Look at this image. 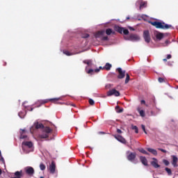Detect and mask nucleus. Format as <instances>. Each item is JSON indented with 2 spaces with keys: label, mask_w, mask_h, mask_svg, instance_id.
Here are the masks:
<instances>
[{
  "label": "nucleus",
  "mask_w": 178,
  "mask_h": 178,
  "mask_svg": "<svg viewBox=\"0 0 178 178\" xmlns=\"http://www.w3.org/2000/svg\"><path fill=\"white\" fill-rule=\"evenodd\" d=\"M38 129H42V134L39 135L40 138H48L49 134L53 131V129L49 127H44V124L39 122H34L33 126L30 128V131L33 134V133H34L35 130H38Z\"/></svg>",
  "instance_id": "nucleus-1"
},
{
  "label": "nucleus",
  "mask_w": 178,
  "mask_h": 178,
  "mask_svg": "<svg viewBox=\"0 0 178 178\" xmlns=\"http://www.w3.org/2000/svg\"><path fill=\"white\" fill-rule=\"evenodd\" d=\"M150 24L156 27V29H161L162 30H169V29H172V25L167 24L165 22H150Z\"/></svg>",
  "instance_id": "nucleus-2"
},
{
  "label": "nucleus",
  "mask_w": 178,
  "mask_h": 178,
  "mask_svg": "<svg viewBox=\"0 0 178 178\" xmlns=\"http://www.w3.org/2000/svg\"><path fill=\"white\" fill-rule=\"evenodd\" d=\"M143 38L147 44L151 42V35H149V31L146 30L143 31Z\"/></svg>",
  "instance_id": "nucleus-3"
},
{
  "label": "nucleus",
  "mask_w": 178,
  "mask_h": 178,
  "mask_svg": "<svg viewBox=\"0 0 178 178\" xmlns=\"http://www.w3.org/2000/svg\"><path fill=\"white\" fill-rule=\"evenodd\" d=\"M112 95H114L115 97H120V92L116 90V89H112L107 92V97H112Z\"/></svg>",
  "instance_id": "nucleus-4"
},
{
  "label": "nucleus",
  "mask_w": 178,
  "mask_h": 178,
  "mask_svg": "<svg viewBox=\"0 0 178 178\" xmlns=\"http://www.w3.org/2000/svg\"><path fill=\"white\" fill-rule=\"evenodd\" d=\"M114 138H115V140H117L118 141H119V143H121L122 144H127V140H126V139L120 136V135H113Z\"/></svg>",
  "instance_id": "nucleus-5"
},
{
  "label": "nucleus",
  "mask_w": 178,
  "mask_h": 178,
  "mask_svg": "<svg viewBox=\"0 0 178 178\" xmlns=\"http://www.w3.org/2000/svg\"><path fill=\"white\" fill-rule=\"evenodd\" d=\"M116 70L117 72H118V79H124L126 76V71L122 70V68L120 67L117 68Z\"/></svg>",
  "instance_id": "nucleus-6"
},
{
  "label": "nucleus",
  "mask_w": 178,
  "mask_h": 178,
  "mask_svg": "<svg viewBox=\"0 0 178 178\" xmlns=\"http://www.w3.org/2000/svg\"><path fill=\"white\" fill-rule=\"evenodd\" d=\"M22 149L24 151L26 149V147L27 148H33V142L31 141H24L22 144Z\"/></svg>",
  "instance_id": "nucleus-7"
},
{
  "label": "nucleus",
  "mask_w": 178,
  "mask_h": 178,
  "mask_svg": "<svg viewBox=\"0 0 178 178\" xmlns=\"http://www.w3.org/2000/svg\"><path fill=\"white\" fill-rule=\"evenodd\" d=\"M24 170L29 176H33V175H34V168L31 166L26 167Z\"/></svg>",
  "instance_id": "nucleus-8"
},
{
  "label": "nucleus",
  "mask_w": 178,
  "mask_h": 178,
  "mask_svg": "<svg viewBox=\"0 0 178 178\" xmlns=\"http://www.w3.org/2000/svg\"><path fill=\"white\" fill-rule=\"evenodd\" d=\"M128 161L130 162H133L136 158H137V153L136 152H130L129 155L127 156Z\"/></svg>",
  "instance_id": "nucleus-9"
},
{
  "label": "nucleus",
  "mask_w": 178,
  "mask_h": 178,
  "mask_svg": "<svg viewBox=\"0 0 178 178\" xmlns=\"http://www.w3.org/2000/svg\"><path fill=\"white\" fill-rule=\"evenodd\" d=\"M23 177V171H17L14 174L11 175V178H22Z\"/></svg>",
  "instance_id": "nucleus-10"
},
{
  "label": "nucleus",
  "mask_w": 178,
  "mask_h": 178,
  "mask_svg": "<svg viewBox=\"0 0 178 178\" xmlns=\"http://www.w3.org/2000/svg\"><path fill=\"white\" fill-rule=\"evenodd\" d=\"M127 40H129V41H138V40H140V37L137 35L131 34L128 37Z\"/></svg>",
  "instance_id": "nucleus-11"
},
{
  "label": "nucleus",
  "mask_w": 178,
  "mask_h": 178,
  "mask_svg": "<svg viewBox=\"0 0 178 178\" xmlns=\"http://www.w3.org/2000/svg\"><path fill=\"white\" fill-rule=\"evenodd\" d=\"M102 69H104V67L102 68V67H99V68H97L95 70L93 69H90L87 73L88 74H94V73H98L99 72V70H101Z\"/></svg>",
  "instance_id": "nucleus-12"
},
{
  "label": "nucleus",
  "mask_w": 178,
  "mask_h": 178,
  "mask_svg": "<svg viewBox=\"0 0 178 178\" xmlns=\"http://www.w3.org/2000/svg\"><path fill=\"white\" fill-rule=\"evenodd\" d=\"M56 169V164H55V161H51V164L49 165L50 173L54 175V173H55Z\"/></svg>",
  "instance_id": "nucleus-13"
},
{
  "label": "nucleus",
  "mask_w": 178,
  "mask_h": 178,
  "mask_svg": "<svg viewBox=\"0 0 178 178\" xmlns=\"http://www.w3.org/2000/svg\"><path fill=\"white\" fill-rule=\"evenodd\" d=\"M136 3H139V9L141 10V9L145 8L147 6V1H143V0H139L137 1Z\"/></svg>",
  "instance_id": "nucleus-14"
},
{
  "label": "nucleus",
  "mask_w": 178,
  "mask_h": 178,
  "mask_svg": "<svg viewBox=\"0 0 178 178\" xmlns=\"http://www.w3.org/2000/svg\"><path fill=\"white\" fill-rule=\"evenodd\" d=\"M104 34H105V31H99L95 34V38H102Z\"/></svg>",
  "instance_id": "nucleus-15"
},
{
  "label": "nucleus",
  "mask_w": 178,
  "mask_h": 178,
  "mask_svg": "<svg viewBox=\"0 0 178 178\" xmlns=\"http://www.w3.org/2000/svg\"><path fill=\"white\" fill-rule=\"evenodd\" d=\"M140 161L143 163V165H144L145 166H148V160H147V158H145V156H140Z\"/></svg>",
  "instance_id": "nucleus-16"
},
{
  "label": "nucleus",
  "mask_w": 178,
  "mask_h": 178,
  "mask_svg": "<svg viewBox=\"0 0 178 178\" xmlns=\"http://www.w3.org/2000/svg\"><path fill=\"white\" fill-rule=\"evenodd\" d=\"M60 99H62V98L58 97V98L50 99L49 101H51V102H53V104H57L62 105V103L59 102V101H60Z\"/></svg>",
  "instance_id": "nucleus-17"
},
{
  "label": "nucleus",
  "mask_w": 178,
  "mask_h": 178,
  "mask_svg": "<svg viewBox=\"0 0 178 178\" xmlns=\"http://www.w3.org/2000/svg\"><path fill=\"white\" fill-rule=\"evenodd\" d=\"M123 27H120L118 25H115L114 26L115 31H117L118 33H120V34H122L123 33Z\"/></svg>",
  "instance_id": "nucleus-18"
},
{
  "label": "nucleus",
  "mask_w": 178,
  "mask_h": 178,
  "mask_svg": "<svg viewBox=\"0 0 178 178\" xmlns=\"http://www.w3.org/2000/svg\"><path fill=\"white\" fill-rule=\"evenodd\" d=\"M177 156H172V165L174 166V168H177Z\"/></svg>",
  "instance_id": "nucleus-19"
},
{
  "label": "nucleus",
  "mask_w": 178,
  "mask_h": 178,
  "mask_svg": "<svg viewBox=\"0 0 178 178\" xmlns=\"http://www.w3.org/2000/svg\"><path fill=\"white\" fill-rule=\"evenodd\" d=\"M137 111H138V113L140 114V116H141V118L145 117V111H144V110H141V108L138 107Z\"/></svg>",
  "instance_id": "nucleus-20"
},
{
  "label": "nucleus",
  "mask_w": 178,
  "mask_h": 178,
  "mask_svg": "<svg viewBox=\"0 0 178 178\" xmlns=\"http://www.w3.org/2000/svg\"><path fill=\"white\" fill-rule=\"evenodd\" d=\"M156 38L157 40H159V41H161V40H162V38H163V33H162L161 32H157V33L156 34Z\"/></svg>",
  "instance_id": "nucleus-21"
},
{
  "label": "nucleus",
  "mask_w": 178,
  "mask_h": 178,
  "mask_svg": "<svg viewBox=\"0 0 178 178\" xmlns=\"http://www.w3.org/2000/svg\"><path fill=\"white\" fill-rule=\"evenodd\" d=\"M147 151H148L149 152H150V153L152 154L153 155H155V156L158 155V152H157L155 149L147 148Z\"/></svg>",
  "instance_id": "nucleus-22"
},
{
  "label": "nucleus",
  "mask_w": 178,
  "mask_h": 178,
  "mask_svg": "<svg viewBox=\"0 0 178 178\" xmlns=\"http://www.w3.org/2000/svg\"><path fill=\"white\" fill-rule=\"evenodd\" d=\"M151 165H152L155 168V169L161 167V165L158 164V161H156V159H155L154 161H152Z\"/></svg>",
  "instance_id": "nucleus-23"
},
{
  "label": "nucleus",
  "mask_w": 178,
  "mask_h": 178,
  "mask_svg": "<svg viewBox=\"0 0 178 178\" xmlns=\"http://www.w3.org/2000/svg\"><path fill=\"white\" fill-rule=\"evenodd\" d=\"M106 34L107 35H111V34H115V31H113V30H112V29H107L106 30Z\"/></svg>",
  "instance_id": "nucleus-24"
},
{
  "label": "nucleus",
  "mask_w": 178,
  "mask_h": 178,
  "mask_svg": "<svg viewBox=\"0 0 178 178\" xmlns=\"http://www.w3.org/2000/svg\"><path fill=\"white\" fill-rule=\"evenodd\" d=\"M111 67H112V65L107 63H106L105 66L104 67V69H105L106 70H111Z\"/></svg>",
  "instance_id": "nucleus-25"
},
{
  "label": "nucleus",
  "mask_w": 178,
  "mask_h": 178,
  "mask_svg": "<svg viewBox=\"0 0 178 178\" xmlns=\"http://www.w3.org/2000/svg\"><path fill=\"white\" fill-rule=\"evenodd\" d=\"M139 152H141L142 154H144L145 155H149V153H148L145 149L140 148L138 149Z\"/></svg>",
  "instance_id": "nucleus-26"
},
{
  "label": "nucleus",
  "mask_w": 178,
  "mask_h": 178,
  "mask_svg": "<svg viewBox=\"0 0 178 178\" xmlns=\"http://www.w3.org/2000/svg\"><path fill=\"white\" fill-rule=\"evenodd\" d=\"M115 109L118 113H122V112H123V108H120V106H115Z\"/></svg>",
  "instance_id": "nucleus-27"
},
{
  "label": "nucleus",
  "mask_w": 178,
  "mask_h": 178,
  "mask_svg": "<svg viewBox=\"0 0 178 178\" xmlns=\"http://www.w3.org/2000/svg\"><path fill=\"white\" fill-rule=\"evenodd\" d=\"M165 172H167L168 176L172 175V170H170V168H165Z\"/></svg>",
  "instance_id": "nucleus-28"
},
{
  "label": "nucleus",
  "mask_w": 178,
  "mask_h": 178,
  "mask_svg": "<svg viewBox=\"0 0 178 178\" xmlns=\"http://www.w3.org/2000/svg\"><path fill=\"white\" fill-rule=\"evenodd\" d=\"M126 79H125V84H127V83H129V81H130V75H129V74H126Z\"/></svg>",
  "instance_id": "nucleus-29"
},
{
  "label": "nucleus",
  "mask_w": 178,
  "mask_h": 178,
  "mask_svg": "<svg viewBox=\"0 0 178 178\" xmlns=\"http://www.w3.org/2000/svg\"><path fill=\"white\" fill-rule=\"evenodd\" d=\"M46 168H47V167L44 165V163H41L40 164V170H44Z\"/></svg>",
  "instance_id": "nucleus-30"
},
{
  "label": "nucleus",
  "mask_w": 178,
  "mask_h": 178,
  "mask_svg": "<svg viewBox=\"0 0 178 178\" xmlns=\"http://www.w3.org/2000/svg\"><path fill=\"white\" fill-rule=\"evenodd\" d=\"M132 129H133V130H135V133H136V134H138V128L137 127V126H133V127H132Z\"/></svg>",
  "instance_id": "nucleus-31"
},
{
  "label": "nucleus",
  "mask_w": 178,
  "mask_h": 178,
  "mask_svg": "<svg viewBox=\"0 0 178 178\" xmlns=\"http://www.w3.org/2000/svg\"><path fill=\"white\" fill-rule=\"evenodd\" d=\"M122 33H123V34H124V35H127L129 34V29H124V28Z\"/></svg>",
  "instance_id": "nucleus-32"
},
{
  "label": "nucleus",
  "mask_w": 178,
  "mask_h": 178,
  "mask_svg": "<svg viewBox=\"0 0 178 178\" xmlns=\"http://www.w3.org/2000/svg\"><path fill=\"white\" fill-rule=\"evenodd\" d=\"M63 54H65V55H67V56H70V55H72V54L69 51H64Z\"/></svg>",
  "instance_id": "nucleus-33"
},
{
  "label": "nucleus",
  "mask_w": 178,
  "mask_h": 178,
  "mask_svg": "<svg viewBox=\"0 0 178 178\" xmlns=\"http://www.w3.org/2000/svg\"><path fill=\"white\" fill-rule=\"evenodd\" d=\"M163 162L164 165H165V166H169L170 163L168 160L164 159L163 161Z\"/></svg>",
  "instance_id": "nucleus-34"
},
{
  "label": "nucleus",
  "mask_w": 178,
  "mask_h": 178,
  "mask_svg": "<svg viewBox=\"0 0 178 178\" xmlns=\"http://www.w3.org/2000/svg\"><path fill=\"white\" fill-rule=\"evenodd\" d=\"M158 80H159V83H165V79L162 77H159Z\"/></svg>",
  "instance_id": "nucleus-35"
},
{
  "label": "nucleus",
  "mask_w": 178,
  "mask_h": 178,
  "mask_svg": "<svg viewBox=\"0 0 178 178\" xmlns=\"http://www.w3.org/2000/svg\"><path fill=\"white\" fill-rule=\"evenodd\" d=\"M20 138L22 139V140H24V138H27V136L24 135L23 133H22L21 135H20Z\"/></svg>",
  "instance_id": "nucleus-36"
},
{
  "label": "nucleus",
  "mask_w": 178,
  "mask_h": 178,
  "mask_svg": "<svg viewBox=\"0 0 178 178\" xmlns=\"http://www.w3.org/2000/svg\"><path fill=\"white\" fill-rule=\"evenodd\" d=\"M89 104H90V105H95V102H94V100H92V99H89Z\"/></svg>",
  "instance_id": "nucleus-37"
},
{
  "label": "nucleus",
  "mask_w": 178,
  "mask_h": 178,
  "mask_svg": "<svg viewBox=\"0 0 178 178\" xmlns=\"http://www.w3.org/2000/svg\"><path fill=\"white\" fill-rule=\"evenodd\" d=\"M90 37V35L88 33H85L82 35V38H88Z\"/></svg>",
  "instance_id": "nucleus-38"
},
{
  "label": "nucleus",
  "mask_w": 178,
  "mask_h": 178,
  "mask_svg": "<svg viewBox=\"0 0 178 178\" xmlns=\"http://www.w3.org/2000/svg\"><path fill=\"white\" fill-rule=\"evenodd\" d=\"M108 36H102V41H108Z\"/></svg>",
  "instance_id": "nucleus-39"
},
{
  "label": "nucleus",
  "mask_w": 178,
  "mask_h": 178,
  "mask_svg": "<svg viewBox=\"0 0 178 178\" xmlns=\"http://www.w3.org/2000/svg\"><path fill=\"white\" fill-rule=\"evenodd\" d=\"M83 63L86 65H88V66H90V63H91V60H83Z\"/></svg>",
  "instance_id": "nucleus-40"
},
{
  "label": "nucleus",
  "mask_w": 178,
  "mask_h": 178,
  "mask_svg": "<svg viewBox=\"0 0 178 178\" xmlns=\"http://www.w3.org/2000/svg\"><path fill=\"white\" fill-rule=\"evenodd\" d=\"M142 129L144 131L145 134H147V131L145 130V126L141 125Z\"/></svg>",
  "instance_id": "nucleus-41"
},
{
  "label": "nucleus",
  "mask_w": 178,
  "mask_h": 178,
  "mask_svg": "<svg viewBox=\"0 0 178 178\" xmlns=\"http://www.w3.org/2000/svg\"><path fill=\"white\" fill-rule=\"evenodd\" d=\"M159 151H161V152H163L164 154H166L167 151L165 149H163L162 148H159Z\"/></svg>",
  "instance_id": "nucleus-42"
},
{
  "label": "nucleus",
  "mask_w": 178,
  "mask_h": 178,
  "mask_svg": "<svg viewBox=\"0 0 178 178\" xmlns=\"http://www.w3.org/2000/svg\"><path fill=\"white\" fill-rule=\"evenodd\" d=\"M48 101H49V100L45 99V100L40 101V102H41V104H47Z\"/></svg>",
  "instance_id": "nucleus-43"
},
{
  "label": "nucleus",
  "mask_w": 178,
  "mask_h": 178,
  "mask_svg": "<svg viewBox=\"0 0 178 178\" xmlns=\"http://www.w3.org/2000/svg\"><path fill=\"white\" fill-rule=\"evenodd\" d=\"M117 133H118V134H122V130H120V129H118Z\"/></svg>",
  "instance_id": "nucleus-44"
},
{
  "label": "nucleus",
  "mask_w": 178,
  "mask_h": 178,
  "mask_svg": "<svg viewBox=\"0 0 178 178\" xmlns=\"http://www.w3.org/2000/svg\"><path fill=\"white\" fill-rule=\"evenodd\" d=\"M171 58H172V55H170V54L167 55L166 59H171Z\"/></svg>",
  "instance_id": "nucleus-45"
},
{
  "label": "nucleus",
  "mask_w": 178,
  "mask_h": 178,
  "mask_svg": "<svg viewBox=\"0 0 178 178\" xmlns=\"http://www.w3.org/2000/svg\"><path fill=\"white\" fill-rule=\"evenodd\" d=\"M22 114H23L22 112H19V113H18L19 118H21L22 119V118H23V116H22Z\"/></svg>",
  "instance_id": "nucleus-46"
},
{
  "label": "nucleus",
  "mask_w": 178,
  "mask_h": 178,
  "mask_svg": "<svg viewBox=\"0 0 178 178\" xmlns=\"http://www.w3.org/2000/svg\"><path fill=\"white\" fill-rule=\"evenodd\" d=\"M140 104L143 105V104H144V105H145V100H141L140 101Z\"/></svg>",
  "instance_id": "nucleus-47"
},
{
  "label": "nucleus",
  "mask_w": 178,
  "mask_h": 178,
  "mask_svg": "<svg viewBox=\"0 0 178 178\" xmlns=\"http://www.w3.org/2000/svg\"><path fill=\"white\" fill-rule=\"evenodd\" d=\"M0 161H1L3 163H5V159H3V157H1Z\"/></svg>",
  "instance_id": "nucleus-48"
},
{
  "label": "nucleus",
  "mask_w": 178,
  "mask_h": 178,
  "mask_svg": "<svg viewBox=\"0 0 178 178\" xmlns=\"http://www.w3.org/2000/svg\"><path fill=\"white\" fill-rule=\"evenodd\" d=\"M163 62H168V58H163Z\"/></svg>",
  "instance_id": "nucleus-49"
},
{
  "label": "nucleus",
  "mask_w": 178,
  "mask_h": 178,
  "mask_svg": "<svg viewBox=\"0 0 178 178\" xmlns=\"http://www.w3.org/2000/svg\"><path fill=\"white\" fill-rule=\"evenodd\" d=\"M99 134H105V132H104V131H100V132H99Z\"/></svg>",
  "instance_id": "nucleus-50"
},
{
  "label": "nucleus",
  "mask_w": 178,
  "mask_h": 178,
  "mask_svg": "<svg viewBox=\"0 0 178 178\" xmlns=\"http://www.w3.org/2000/svg\"><path fill=\"white\" fill-rule=\"evenodd\" d=\"M2 175V170L0 168V176Z\"/></svg>",
  "instance_id": "nucleus-51"
},
{
  "label": "nucleus",
  "mask_w": 178,
  "mask_h": 178,
  "mask_svg": "<svg viewBox=\"0 0 178 178\" xmlns=\"http://www.w3.org/2000/svg\"><path fill=\"white\" fill-rule=\"evenodd\" d=\"M129 19H130V17H127V20H129Z\"/></svg>",
  "instance_id": "nucleus-52"
},
{
  "label": "nucleus",
  "mask_w": 178,
  "mask_h": 178,
  "mask_svg": "<svg viewBox=\"0 0 178 178\" xmlns=\"http://www.w3.org/2000/svg\"><path fill=\"white\" fill-rule=\"evenodd\" d=\"M168 42H169V41L166 40V41H165V44H168Z\"/></svg>",
  "instance_id": "nucleus-53"
},
{
  "label": "nucleus",
  "mask_w": 178,
  "mask_h": 178,
  "mask_svg": "<svg viewBox=\"0 0 178 178\" xmlns=\"http://www.w3.org/2000/svg\"><path fill=\"white\" fill-rule=\"evenodd\" d=\"M24 131H26L24 129H22V133H24Z\"/></svg>",
  "instance_id": "nucleus-54"
},
{
  "label": "nucleus",
  "mask_w": 178,
  "mask_h": 178,
  "mask_svg": "<svg viewBox=\"0 0 178 178\" xmlns=\"http://www.w3.org/2000/svg\"><path fill=\"white\" fill-rule=\"evenodd\" d=\"M130 29L134 31V29H133V28H130Z\"/></svg>",
  "instance_id": "nucleus-55"
},
{
  "label": "nucleus",
  "mask_w": 178,
  "mask_h": 178,
  "mask_svg": "<svg viewBox=\"0 0 178 178\" xmlns=\"http://www.w3.org/2000/svg\"><path fill=\"white\" fill-rule=\"evenodd\" d=\"M72 106H76V105H75V104H72Z\"/></svg>",
  "instance_id": "nucleus-56"
},
{
  "label": "nucleus",
  "mask_w": 178,
  "mask_h": 178,
  "mask_svg": "<svg viewBox=\"0 0 178 178\" xmlns=\"http://www.w3.org/2000/svg\"><path fill=\"white\" fill-rule=\"evenodd\" d=\"M0 156H1V152H0Z\"/></svg>",
  "instance_id": "nucleus-57"
},
{
  "label": "nucleus",
  "mask_w": 178,
  "mask_h": 178,
  "mask_svg": "<svg viewBox=\"0 0 178 178\" xmlns=\"http://www.w3.org/2000/svg\"><path fill=\"white\" fill-rule=\"evenodd\" d=\"M40 178H44V177H40Z\"/></svg>",
  "instance_id": "nucleus-58"
},
{
  "label": "nucleus",
  "mask_w": 178,
  "mask_h": 178,
  "mask_svg": "<svg viewBox=\"0 0 178 178\" xmlns=\"http://www.w3.org/2000/svg\"><path fill=\"white\" fill-rule=\"evenodd\" d=\"M31 111H33V108H31Z\"/></svg>",
  "instance_id": "nucleus-59"
}]
</instances>
